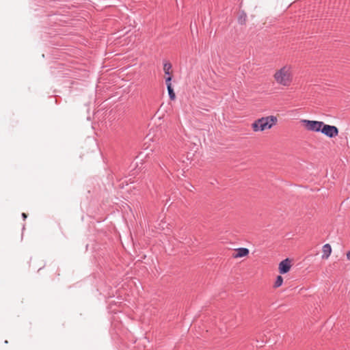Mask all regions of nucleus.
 Segmentation results:
<instances>
[{
    "label": "nucleus",
    "instance_id": "f257e3e1",
    "mask_svg": "<svg viewBox=\"0 0 350 350\" xmlns=\"http://www.w3.org/2000/svg\"><path fill=\"white\" fill-rule=\"evenodd\" d=\"M273 77L275 81L279 85L283 86H289L293 81V74L291 66H283L275 72Z\"/></svg>",
    "mask_w": 350,
    "mask_h": 350
},
{
    "label": "nucleus",
    "instance_id": "f03ea898",
    "mask_svg": "<svg viewBox=\"0 0 350 350\" xmlns=\"http://www.w3.org/2000/svg\"><path fill=\"white\" fill-rule=\"evenodd\" d=\"M276 122L277 118L273 116L262 117L255 120L252 123V127L255 132L263 131L266 129H271Z\"/></svg>",
    "mask_w": 350,
    "mask_h": 350
},
{
    "label": "nucleus",
    "instance_id": "7ed1b4c3",
    "mask_svg": "<svg viewBox=\"0 0 350 350\" xmlns=\"http://www.w3.org/2000/svg\"><path fill=\"white\" fill-rule=\"evenodd\" d=\"M301 122L305 128L310 131L316 133H321L323 125L324 124L322 121L302 120Z\"/></svg>",
    "mask_w": 350,
    "mask_h": 350
},
{
    "label": "nucleus",
    "instance_id": "20e7f679",
    "mask_svg": "<svg viewBox=\"0 0 350 350\" xmlns=\"http://www.w3.org/2000/svg\"><path fill=\"white\" fill-rule=\"evenodd\" d=\"M321 129V133L329 138H334L338 135L339 131L336 126L324 123Z\"/></svg>",
    "mask_w": 350,
    "mask_h": 350
},
{
    "label": "nucleus",
    "instance_id": "39448f33",
    "mask_svg": "<svg viewBox=\"0 0 350 350\" xmlns=\"http://www.w3.org/2000/svg\"><path fill=\"white\" fill-rule=\"evenodd\" d=\"M291 267V260L289 258H286L282 260L279 264V272L281 274H285L288 273Z\"/></svg>",
    "mask_w": 350,
    "mask_h": 350
},
{
    "label": "nucleus",
    "instance_id": "423d86ee",
    "mask_svg": "<svg viewBox=\"0 0 350 350\" xmlns=\"http://www.w3.org/2000/svg\"><path fill=\"white\" fill-rule=\"evenodd\" d=\"M249 250L245 247H239L236 249V253L233 255L234 258H241L249 254Z\"/></svg>",
    "mask_w": 350,
    "mask_h": 350
},
{
    "label": "nucleus",
    "instance_id": "0eeeda50",
    "mask_svg": "<svg viewBox=\"0 0 350 350\" xmlns=\"http://www.w3.org/2000/svg\"><path fill=\"white\" fill-rule=\"evenodd\" d=\"M332 252V247L331 245L329 243H326L323 246V254H322V258L323 259H327Z\"/></svg>",
    "mask_w": 350,
    "mask_h": 350
},
{
    "label": "nucleus",
    "instance_id": "6e6552de",
    "mask_svg": "<svg viewBox=\"0 0 350 350\" xmlns=\"http://www.w3.org/2000/svg\"><path fill=\"white\" fill-rule=\"evenodd\" d=\"M172 68V64L168 62H165L163 64V70L166 75H170V70Z\"/></svg>",
    "mask_w": 350,
    "mask_h": 350
},
{
    "label": "nucleus",
    "instance_id": "1a4fd4ad",
    "mask_svg": "<svg viewBox=\"0 0 350 350\" xmlns=\"http://www.w3.org/2000/svg\"><path fill=\"white\" fill-rule=\"evenodd\" d=\"M247 19V15L244 12H242L239 18H238V23L241 25H244L246 22Z\"/></svg>",
    "mask_w": 350,
    "mask_h": 350
},
{
    "label": "nucleus",
    "instance_id": "9d476101",
    "mask_svg": "<svg viewBox=\"0 0 350 350\" xmlns=\"http://www.w3.org/2000/svg\"><path fill=\"white\" fill-rule=\"evenodd\" d=\"M169 98L170 100H174L176 98V94L174 92L172 86L167 87Z\"/></svg>",
    "mask_w": 350,
    "mask_h": 350
},
{
    "label": "nucleus",
    "instance_id": "9b49d317",
    "mask_svg": "<svg viewBox=\"0 0 350 350\" xmlns=\"http://www.w3.org/2000/svg\"><path fill=\"white\" fill-rule=\"evenodd\" d=\"M283 283V278L281 275H278L274 283V287L278 288L282 286Z\"/></svg>",
    "mask_w": 350,
    "mask_h": 350
},
{
    "label": "nucleus",
    "instance_id": "f8f14e48",
    "mask_svg": "<svg viewBox=\"0 0 350 350\" xmlns=\"http://www.w3.org/2000/svg\"><path fill=\"white\" fill-rule=\"evenodd\" d=\"M172 77L170 75H167V77L165 79V83L167 87L172 86Z\"/></svg>",
    "mask_w": 350,
    "mask_h": 350
},
{
    "label": "nucleus",
    "instance_id": "ddd939ff",
    "mask_svg": "<svg viewBox=\"0 0 350 350\" xmlns=\"http://www.w3.org/2000/svg\"><path fill=\"white\" fill-rule=\"evenodd\" d=\"M189 187H193L192 185H191L189 183H187V185H185V187L189 189Z\"/></svg>",
    "mask_w": 350,
    "mask_h": 350
},
{
    "label": "nucleus",
    "instance_id": "4468645a",
    "mask_svg": "<svg viewBox=\"0 0 350 350\" xmlns=\"http://www.w3.org/2000/svg\"><path fill=\"white\" fill-rule=\"evenodd\" d=\"M27 214H26V213H22V217H23L24 219H25L27 218Z\"/></svg>",
    "mask_w": 350,
    "mask_h": 350
},
{
    "label": "nucleus",
    "instance_id": "2eb2a0df",
    "mask_svg": "<svg viewBox=\"0 0 350 350\" xmlns=\"http://www.w3.org/2000/svg\"><path fill=\"white\" fill-rule=\"evenodd\" d=\"M347 258L350 260V251L347 253Z\"/></svg>",
    "mask_w": 350,
    "mask_h": 350
}]
</instances>
